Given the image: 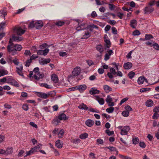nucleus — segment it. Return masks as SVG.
<instances>
[{"instance_id": "53", "label": "nucleus", "mask_w": 159, "mask_h": 159, "mask_svg": "<svg viewBox=\"0 0 159 159\" xmlns=\"http://www.w3.org/2000/svg\"><path fill=\"white\" fill-rule=\"evenodd\" d=\"M28 27L30 28H32L35 27V22L34 23V21H32L30 22V24L28 26Z\"/></svg>"}, {"instance_id": "1", "label": "nucleus", "mask_w": 159, "mask_h": 159, "mask_svg": "<svg viewBox=\"0 0 159 159\" xmlns=\"http://www.w3.org/2000/svg\"><path fill=\"white\" fill-rule=\"evenodd\" d=\"M23 29H22L20 27H15L13 28V30L14 32L16 33L18 35H20L23 34L25 32V30L26 29L25 26H24Z\"/></svg>"}, {"instance_id": "5", "label": "nucleus", "mask_w": 159, "mask_h": 159, "mask_svg": "<svg viewBox=\"0 0 159 159\" xmlns=\"http://www.w3.org/2000/svg\"><path fill=\"white\" fill-rule=\"evenodd\" d=\"M16 72L17 73L20 75L24 76L22 73L23 70V67L22 65L21 64H19L16 66Z\"/></svg>"}, {"instance_id": "54", "label": "nucleus", "mask_w": 159, "mask_h": 159, "mask_svg": "<svg viewBox=\"0 0 159 159\" xmlns=\"http://www.w3.org/2000/svg\"><path fill=\"white\" fill-rule=\"evenodd\" d=\"M111 32L112 33L114 34H117V31L116 28L115 27H112L111 28Z\"/></svg>"}, {"instance_id": "11", "label": "nucleus", "mask_w": 159, "mask_h": 159, "mask_svg": "<svg viewBox=\"0 0 159 159\" xmlns=\"http://www.w3.org/2000/svg\"><path fill=\"white\" fill-rule=\"evenodd\" d=\"M43 26V23L41 21H38L35 22V26L36 29H40Z\"/></svg>"}, {"instance_id": "46", "label": "nucleus", "mask_w": 159, "mask_h": 159, "mask_svg": "<svg viewBox=\"0 0 159 159\" xmlns=\"http://www.w3.org/2000/svg\"><path fill=\"white\" fill-rule=\"evenodd\" d=\"M135 75V73L132 71H131L129 73L128 76L130 79H132L134 76Z\"/></svg>"}, {"instance_id": "27", "label": "nucleus", "mask_w": 159, "mask_h": 159, "mask_svg": "<svg viewBox=\"0 0 159 159\" xmlns=\"http://www.w3.org/2000/svg\"><path fill=\"white\" fill-rule=\"evenodd\" d=\"M145 104L148 107H151L153 105L154 103L152 100L149 99L146 102Z\"/></svg>"}, {"instance_id": "58", "label": "nucleus", "mask_w": 159, "mask_h": 159, "mask_svg": "<svg viewBox=\"0 0 159 159\" xmlns=\"http://www.w3.org/2000/svg\"><path fill=\"white\" fill-rule=\"evenodd\" d=\"M129 98L127 97L123 99H122L120 102L119 103V104L121 105L123 103L126 102L127 101L128 99Z\"/></svg>"}, {"instance_id": "63", "label": "nucleus", "mask_w": 159, "mask_h": 159, "mask_svg": "<svg viewBox=\"0 0 159 159\" xmlns=\"http://www.w3.org/2000/svg\"><path fill=\"white\" fill-rule=\"evenodd\" d=\"M140 34V33L138 30H136L133 32V34L134 36L139 35Z\"/></svg>"}, {"instance_id": "36", "label": "nucleus", "mask_w": 159, "mask_h": 159, "mask_svg": "<svg viewBox=\"0 0 159 159\" xmlns=\"http://www.w3.org/2000/svg\"><path fill=\"white\" fill-rule=\"evenodd\" d=\"M55 145L58 148H61L62 146V144L60 142L59 140H57L56 141L55 143Z\"/></svg>"}, {"instance_id": "26", "label": "nucleus", "mask_w": 159, "mask_h": 159, "mask_svg": "<svg viewBox=\"0 0 159 159\" xmlns=\"http://www.w3.org/2000/svg\"><path fill=\"white\" fill-rule=\"evenodd\" d=\"M90 33L89 32L88 30H87L85 31V33L83 35V37L81 38L82 39H87L90 37Z\"/></svg>"}, {"instance_id": "45", "label": "nucleus", "mask_w": 159, "mask_h": 159, "mask_svg": "<svg viewBox=\"0 0 159 159\" xmlns=\"http://www.w3.org/2000/svg\"><path fill=\"white\" fill-rule=\"evenodd\" d=\"M42 145L41 144H39L38 145L34 147L33 148L34 152L37 151V150L39 149Z\"/></svg>"}, {"instance_id": "18", "label": "nucleus", "mask_w": 159, "mask_h": 159, "mask_svg": "<svg viewBox=\"0 0 159 159\" xmlns=\"http://www.w3.org/2000/svg\"><path fill=\"white\" fill-rule=\"evenodd\" d=\"M103 89L105 93H107L112 90V89L107 85H103Z\"/></svg>"}, {"instance_id": "49", "label": "nucleus", "mask_w": 159, "mask_h": 159, "mask_svg": "<svg viewBox=\"0 0 159 159\" xmlns=\"http://www.w3.org/2000/svg\"><path fill=\"white\" fill-rule=\"evenodd\" d=\"M125 109L126 111H128V112L132 111V109L131 107L129 105H127L125 106Z\"/></svg>"}, {"instance_id": "62", "label": "nucleus", "mask_w": 159, "mask_h": 159, "mask_svg": "<svg viewBox=\"0 0 159 159\" xmlns=\"http://www.w3.org/2000/svg\"><path fill=\"white\" fill-rule=\"evenodd\" d=\"M75 90H77V86L72 87L70 88H69L67 89V91L68 92L73 91Z\"/></svg>"}, {"instance_id": "6", "label": "nucleus", "mask_w": 159, "mask_h": 159, "mask_svg": "<svg viewBox=\"0 0 159 159\" xmlns=\"http://www.w3.org/2000/svg\"><path fill=\"white\" fill-rule=\"evenodd\" d=\"M44 76L43 73L39 72L36 74H34L33 76L35 80H39L40 79H42Z\"/></svg>"}, {"instance_id": "48", "label": "nucleus", "mask_w": 159, "mask_h": 159, "mask_svg": "<svg viewBox=\"0 0 159 159\" xmlns=\"http://www.w3.org/2000/svg\"><path fill=\"white\" fill-rule=\"evenodd\" d=\"M25 153V151L23 150H20L19 151L18 157H19L23 156V154Z\"/></svg>"}, {"instance_id": "7", "label": "nucleus", "mask_w": 159, "mask_h": 159, "mask_svg": "<svg viewBox=\"0 0 159 159\" xmlns=\"http://www.w3.org/2000/svg\"><path fill=\"white\" fill-rule=\"evenodd\" d=\"M37 95L38 97L43 99H46L48 98L50 96L49 93L46 94L45 93L39 92H37Z\"/></svg>"}, {"instance_id": "13", "label": "nucleus", "mask_w": 159, "mask_h": 159, "mask_svg": "<svg viewBox=\"0 0 159 159\" xmlns=\"http://www.w3.org/2000/svg\"><path fill=\"white\" fill-rule=\"evenodd\" d=\"M107 53L105 55L104 60L105 61L108 60L110 58V56L113 53V52L112 50H110L107 51Z\"/></svg>"}, {"instance_id": "41", "label": "nucleus", "mask_w": 159, "mask_h": 159, "mask_svg": "<svg viewBox=\"0 0 159 159\" xmlns=\"http://www.w3.org/2000/svg\"><path fill=\"white\" fill-rule=\"evenodd\" d=\"M40 85L42 87H44L47 89H51L52 88V87L50 85L46 83H42Z\"/></svg>"}, {"instance_id": "9", "label": "nucleus", "mask_w": 159, "mask_h": 159, "mask_svg": "<svg viewBox=\"0 0 159 159\" xmlns=\"http://www.w3.org/2000/svg\"><path fill=\"white\" fill-rule=\"evenodd\" d=\"M154 8L151 6H148L145 7L144 9L145 14L151 13L154 11Z\"/></svg>"}, {"instance_id": "17", "label": "nucleus", "mask_w": 159, "mask_h": 159, "mask_svg": "<svg viewBox=\"0 0 159 159\" xmlns=\"http://www.w3.org/2000/svg\"><path fill=\"white\" fill-rule=\"evenodd\" d=\"M57 117L60 121L61 120H65L68 119V117H67L64 113L60 114Z\"/></svg>"}, {"instance_id": "44", "label": "nucleus", "mask_w": 159, "mask_h": 159, "mask_svg": "<svg viewBox=\"0 0 159 159\" xmlns=\"http://www.w3.org/2000/svg\"><path fill=\"white\" fill-rule=\"evenodd\" d=\"M129 114V112L125 110L123 111L122 113V115L125 117H128Z\"/></svg>"}, {"instance_id": "16", "label": "nucleus", "mask_w": 159, "mask_h": 159, "mask_svg": "<svg viewBox=\"0 0 159 159\" xmlns=\"http://www.w3.org/2000/svg\"><path fill=\"white\" fill-rule=\"evenodd\" d=\"M94 122L90 119L86 120L85 122V125L88 127H91L94 124Z\"/></svg>"}, {"instance_id": "28", "label": "nucleus", "mask_w": 159, "mask_h": 159, "mask_svg": "<svg viewBox=\"0 0 159 159\" xmlns=\"http://www.w3.org/2000/svg\"><path fill=\"white\" fill-rule=\"evenodd\" d=\"M51 79L55 83H57L58 81L57 76L55 74H53L51 75Z\"/></svg>"}, {"instance_id": "60", "label": "nucleus", "mask_w": 159, "mask_h": 159, "mask_svg": "<svg viewBox=\"0 0 159 159\" xmlns=\"http://www.w3.org/2000/svg\"><path fill=\"white\" fill-rule=\"evenodd\" d=\"M139 146L140 147L142 148H143L146 147V145L144 142H140L139 143Z\"/></svg>"}, {"instance_id": "33", "label": "nucleus", "mask_w": 159, "mask_h": 159, "mask_svg": "<svg viewBox=\"0 0 159 159\" xmlns=\"http://www.w3.org/2000/svg\"><path fill=\"white\" fill-rule=\"evenodd\" d=\"M96 100L101 105H103L104 103V100L103 98H100L97 96L96 97Z\"/></svg>"}, {"instance_id": "47", "label": "nucleus", "mask_w": 159, "mask_h": 159, "mask_svg": "<svg viewBox=\"0 0 159 159\" xmlns=\"http://www.w3.org/2000/svg\"><path fill=\"white\" fill-rule=\"evenodd\" d=\"M114 109L113 107L108 108L106 109V111L108 113H111L113 112Z\"/></svg>"}, {"instance_id": "19", "label": "nucleus", "mask_w": 159, "mask_h": 159, "mask_svg": "<svg viewBox=\"0 0 159 159\" xmlns=\"http://www.w3.org/2000/svg\"><path fill=\"white\" fill-rule=\"evenodd\" d=\"M50 61V59L49 58L43 59H41L40 60H39V62L40 64L44 65V64L49 63Z\"/></svg>"}, {"instance_id": "35", "label": "nucleus", "mask_w": 159, "mask_h": 159, "mask_svg": "<svg viewBox=\"0 0 159 159\" xmlns=\"http://www.w3.org/2000/svg\"><path fill=\"white\" fill-rule=\"evenodd\" d=\"M34 152H35L34 151L32 148L30 151L26 152V155L24 157H26L28 156L31 155L33 154Z\"/></svg>"}, {"instance_id": "37", "label": "nucleus", "mask_w": 159, "mask_h": 159, "mask_svg": "<svg viewBox=\"0 0 159 159\" xmlns=\"http://www.w3.org/2000/svg\"><path fill=\"white\" fill-rule=\"evenodd\" d=\"M15 50L16 51H20L22 48V47L21 45L16 44L14 45Z\"/></svg>"}, {"instance_id": "57", "label": "nucleus", "mask_w": 159, "mask_h": 159, "mask_svg": "<svg viewBox=\"0 0 159 159\" xmlns=\"http://www.w3.org/2000/svg\"><path fill=\"white\" fill-rule=\"evenodd\" d=\"M150 88H142L140 89V91L141 92H146L147 91H149L150 90Z\"/></svg>"}, {"instance_id": "55", "label": "nucleus", "mask_w": 159, "mask_h": 159, "mask_svg": "<svg viewBox=\"0 0 159 159\" xmlns=\"http://www.w3.org/2000/svg\"><path fill=\"white\" fill-rule=\"evenodd\" d=\"M109 7L111 10L113 11L115 9V6L113 4H109Z\"/></svg>"}, {"instance_id": "38", "label": "nucleus", "mask_w": 159, "mask_h": 159, "mask_svg": "<svg viewBox=\"0 0 159 159\" xmlns=\"http://www.w3.org/2000/svg\"><path fill=\"white\" fill-rule=\"evenodd\" d=\"M88 134L86 133H84L80 135L79 136L80 138L81 139H84L88 138Z\"/></svg>"}, {"instance_id": "24", "label": "nucleus", "mask_w": 159, "mask_h": 159, "mask_svg": "<svg viewBox=\"0 0 159 159\" xmlns=\"http://www.w3.org/2000/svg\"><path fill=\"white\" fill-rule=\"evenodd\" d=\"M60 122V120L57 117H55L52 120V124L56 126L58 125V123Z\"/></svg>"}, {"instance_id": "32", "label": "nucleus", "mask_w": 159, "mask_h": 159, "mask_svg": "<svg viewBox=\"0 0 159 159\" xmlns=\"http://www.w3.org/2000/svg\"><path fill=\"white\" fill-rule=\"evenodd\" d=\"M13 152V148L12 147H9L7 148L5 151V155H8L11 154Z\"/></svg>"}, {"instance_id": "25", "label": "nucleus", "mask_w": 159, "mask_h": 159, "mask_svg": "<svg viewBox=\"0 0 159 159\" xmlns=\"http://www.w3.org/2000/svg\"><path fill=\"white\" fill-rule=\"evenodd\" d=\"M78 107L80 109H84L85 111L89 109V108L88 107H87L86 105L83 103L79 105Z\"/></svg>"}, {"instance_id": "51", "label": "nucleus", "mask_w": 159, "mask_h": 159, "mask_svg": "<svg viewBox=\"0 0 159 159\" xmlns=\"http://www.w3.org/2000/svg\"><path fill=\"white\" fill-rule=\"evenodd\" d=\"M49 51L48 48H46L44 50H42L43 55L44 56L46 55L48 53Z\"/></svg>"}, {"instance_id": "29", "label": "nucleus", "mask_w": 159, "mask_h": 159, "mask_svg": "<svg viewBox=\"0 0 159 159\" xmlns=\"http://www.w3.org/2000/svg\"><path fill=\"white\" fill-rule=\"evenodd\" d=\"M145 80V78L143 77L140 76L138 80V83L139 84H142Z\"/></svg>"}, {"instance_id": "14", "label": "nucleus", "mask_w": 159, "mask_h": 159, "mask_svg": "<svg viewBox=\"0 0 159 159\" xmlns=\"http://www.w3.org/2000/svg\"><path fill=\"white\" fill-rule=\"evenodd\" d=\"M104 41L105 43V45L107 48H109L111 46V43L109 39L107 37V35H105L104 37Z\"/></svg>"}, {"instance_id": "4", "label": "nucleus", "mask_w": 159, "mask_h": 159, "mask_svg": "<svg viewBox=\"0 0 159 159\" xmlns=\"http://www.w3.org/2000/svg\"><path fill=\"white\" fill-rule=\"evenodd\" d=\"M113 98L110 95H107L105 99L106 102L109 107H113L114 106V103L113 102Z\"/></svg>"}, {"instance_id": "40", "label": "nucleus", "mask_w": 159, "mask_h": 159, "mask_svg": "<svg viewBox=\"0 0 159 159\" xmlns=\"http://www.w3.org/2000/svg\"><path fill=\"white\" fill-rule=\"evenodd\" d=\"M153 38L152 35L150 34H147L145 36V40H148L152 39Z\"/></svg>"}, {"instance_id": "22", "label": "nucleus", "mask_w": 159, "mask_h": 159, "mask_svg": "<svg viewBox=\"0 0 159 159\" xmlns=\"http://www.w3.org/2000/svg\"><path fill=\"white\" fill-rule=\"evenodd\" d=\"M132 66V64L131 62H128L125 63L124 64L123 67L125 69H130Z\"/></svg>"}, {"instance_id": "12", "label": "nucleus", "mask_w": 159, "mask_h": 159, "mask_svg": "<svg viewBox=\"0 0 159 159\" xmlns=\"http://www.w3.org/2000/svg\"><path fill=\"white\" fill-rule=\"evenodd\" d=\"M87 86L85 84L80 85L77 86V90H79L80 93H82L87 89Z\"/></svg>"}, {"instance_id": "52", "label": "nucleus", "mask_w": 159, "mask_h": 159, "mask_svg": "<svg viewBox=\"0 0 159 159\" xmlns=\"http://www.w3.org/2000/svg\"><path fill=\"white\" fill-rule=\"evenodd\" d=\"M64 134V131L63 129L61 130L59 132L58 135L59 138H61Z\"/></svg>"}, {"instance_id": "2", "label": "nucleus", "mask_w": 159, "mask_h": 159, "mask_svg": "<svg viewBox=\"0 0 159 159\" xmlns=\"http://www.w3.org/2000/svg\"><path fill=\"white\" fill-rule=\"evenodd\" d=\"M7 83L16 87H19L20 86L18 82L11 77H7Z\"/></svg>"}, {"instance_id": "23", "label": "nucleus", "mask_w": 159, "mask_h": 159, "mask_svg": "<svg viewBox=\"0 0 159 159\" xmlns=\"http://www.w3.org/2000/svg\"><path fill=\"white\" fill-rule=\"evenodd\" d=\"M96 49L101 54H102L104 51L103 47L101 44L98 45L96 47Z\"/></svg>"}, {"instance_id": "50", "label": "nucleus", "mask_w": 159, "mask_h": 159, "mask_svg": "<svg viewBox=\"0 0 159 159\" xmlns=\"http://www.w3.org/2000/svg\"><path fill=\"white\" fill-rule=\"evenodd\" d=\"M23 109L25 111H27L29 109L28 105L27 104H24L22 106Z\"/></svg>"}, {"instance_id": "10", "label": "nucleus", "mask_w": 159, "mask_h": 159, "mask_svg": "<svg viewBox=\"0 0 159 159\" xmlns=\"http://www.w3.org/2000/svg\"><path fill=\"white\" fill-rule=\"evenodd\" d=\"M130 130V128L128 126H124L121 130L120 134L122 135H126Z\"/></svg>"}, {"instance_id": "64", "label": "nucleus", "mask_w": 159, "mask_h": 159, "mask_svg": "<svg viewBox=\"0 0 159 159\" xmlns=\"http://www.w3.org/2000/svg\"><path fill=\"white\" fill-rule=\"evenodd\" d=\"M107 148L109 149L111 151H116V148L113 147L112 146H109V147H107Z\"/></svg>"}, {"instance_id": "61", "label": "nucleus", "mask_w": 159, "mask_h": 159, "mask_svg": "<svg viewBox=\"0 0 159 159\" xmlns=\"http://www.w3.org/2000/svg\"><path fill=\"white\" fill-rule=\"evenodd\" d=\"M159 117V114L157 112H155L152 116L153 119H157Z\"/></svg>"}, {"instance_id": "56", "label": "nucleus", "mask_w": 159, "mask_h": 159, "mask_svg": "<svg viewBox=\"0 0 159 159\" xmlns=\"http://www.w3.org/2000/svg\"><path fill=\"white\" fill-rule=\"evenodd\" d=\"M153 47L154 48L157 50H159V45L157 43L153 44Z\"/></svg>"}, {"instance_id": "34", "label": "nucleus", "mask_w": 159, "mask_h": 159, "mask_svg": "<svg viewBox=\"0 0 159 159\" xmlns=\"http://www.w3.org/2000/svg\"><path fill=\"white\" fill-rule=\"evenodd\" d=\"M10 87L8 85H5L3 87L0 86V92L2 91L3 89L7 90H9L11 89Z\"/></svg>"}, {"instance_id": "8", "label": "nucleus", "mask_w": 159, "mask_h": 159, "mask_svg": "<svg viewBox=\"0 0 159 159\" xmlns=\"http://www.w3.org/2000/svg\"><path fill=\"white\" fill-rule=\"evenodd\" d=\"M81 69L80 67L77 66L75 67L73 70L72 73L74 76H77L80 73Z\"/></svg>"}, {"instance_id": "39", "label": "nucleus", "mask_w": 159, "mask_h": 159, "mask_svg": "<svg viewBox=\"0 0 159 159\" xmlns=\"http://www.w3.org/2000/svg\"><path fill=\"white\" fill-rule=\"evenodd\" d=\"M139 140L138 137H134L132 139L133 143L134 145L137 144L139 142Z\"/></svg>"}, {"instance_id": "31", "label": "nucleus", "mask_w": 159, "mask_h": 159, "mask_svg": "<svg viewBox=\"0 0 159 159\" xmlns=\"http://www.w3.org/2000/svg\"><path fill=\"white\" fill-rule=\"evenodd\" d=\"M8 23L6 21L2 22L0 23V30H2L5 28V26L7 25Z\"/></svg>"}, {"instance_id": "43", "label": "nucleus", "mask_w": 159, "mask_h": 159, "mask_svg": "<svg viewBox=\"0 0 159 159\" xmlns=\"http://www.w3.org/2000/svg\"><path fill=\"white\" fill-rule=\"evenodd\" d=\"M65 23L63 21H59L55 23V25L58 26H62Z\"/></svg>"}, {"instance_id": "20", "label": "nucleus", "mask_w": 159, "mask_h": 159, "mask_svg": "<svg viewBox=\"0 0 159 159\" xmlns=\"http://www.w3.org/2000/svg\"><path fill=\"white\" fill-rule=\"evenodd\" d=\"M23 38L21 37L18 36H15V35L13 34L12 36V41H14L16 42H19L22 40Z\"/></svg>"}, {"instance_id": "59", "label": "nucleus", "mask_w": 159, "mask_h": 159, "mask_svg": "<svg viewBox=\"0 0 159 159\" xmlns=\"http://www.w3.org/2000/svg\"><path fill=\"white\" fill-rule=\"evenodd\" d=\"M88 110L92 112H96V113H99V111L97 109H94L93 108H90Z\"/></svg>"}, {"instance_id": "30", "label": "nucleus", "mask_w": 159, "mask_h": 159, "mask_svg": "<svg viewBox=\"0 0 159 159\" xmlns=\"http://www.w3.org/2000/svg\"><path fill=\"white\" fill-rule=\"evenodd\" d=\"M137 25V21L135 20H132L130 21V25L133 28H135Z\"/></svg>"}, {"instance_id": "21", "label": "nucleus", "mask_w": 159, "mask_h": 159, "mask_svg": "<svg viewBox=\"0 0 159 159\" xmlns=\"http://www.w3.org/2000/svg\"><path fill=\"white\" fill-rule=\"evenodd\" d=\"M100 91L98 90L96 88H92L91 90L89 91V93L92 95L98 94L99 93Z\"/></svg>"}, {"instance_id": "3", "label": "nucleus", "mask_w": 159, "mask_h": 159, "mask_svg": "<svg viewBox=\"0 0 159 159\" xmlns=\"http://www.w3.org/2000/svg\"><path fill=\"white\" fill-rule=\"evenodd\" d=\"M12 39L10 38L9 41V44L7 46V50L8 52H15L14 44L12 43Z\"/></svg>"}, {"instance_id": "42", "label": "nucleus", "mask_w": 159, "mask_h": 159, "mask_svg": "<svg viewBox=\"0 0 159 159\" xmlns=\"http://www.w3.org/2000/svg\"><path fill=\"white\" fill-rule=\"evenodd\" d=\"M32 60L30 58L27 60L25 61V66L26 67H29L32 62Z\"/></svg>"}, {"instance_id": "15", "label": "nucleus", "mask_w": 159, "mask_h": 159, "mask_svg": "<svg viewBox=\"0 0 159 159\" xmlns=\"http://www.w3.org/2000/svg\"><path fill=\"white\" fill-rule=\"evenodd\" d=\"M86 28V25L84 23H82L81 24H79V25L76 28V30L78 31L84 30Z\"/></svg>"}]
</instances>
